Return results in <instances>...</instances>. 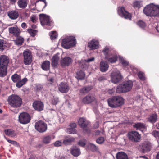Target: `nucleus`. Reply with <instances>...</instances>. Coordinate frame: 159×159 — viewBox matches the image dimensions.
<instances>
[{
    "instance_id": "nucleus-35",
    "label": "nucleus",
    "mask_w": 159,
    "mask_h": 159,
    "mask_svg": "<svg viewBox=\"0 0 159 159\" xmlns=\"http://www.w3.org/2000/svg\"><path fill=\"white\" fill-rule=\"evenodd\" d=\"M75 140V138L72 137H67L63 141V143L66 145L70 144Z\"/></svg>"
},
{
    "instance_id": "nucleus-14",
    "label": "nucleus",
    "mask_w": 159,
    "mask_h": 159,
    "mask_svg": "<svg viewBox=\"0 0 159 159\" xmlns=\"http://www.w3.org/2000/svg\"><path fill=\"white\" fill-rule=\"evenodd\" d=\"M70 87L65 82H61L58 85L59 91L62 93H66L70 90Z\"/></svg>"
},
{
    "instance_id": "nucleus-51",
    "label": "nucleus",
    "mask_w": 159,
    "mask_h": 159,
    "mask_svg": "<svg viewBox=\"0 0 159 159\" xmlns=\"http://www.w3.org/2000/svg\"><path fill=\"white\" fill-rule=\"evenodd\" d=\"M110 50L108 47H106L103 50V52L105 55V57L107 55H110L108 54Z\"/></svg>"
},
{
    "instance_id": "nucleus-26",
    "label": "nucleus",
    "mask_w": 159,
    "mask_h": 159,
    "mask_svg": "<svg viewBox=\"0 0 159 159\" xmlns=\"http://www.w3.org/2000/svg\"><path fill=\"white\" fill-rule=\"evenodd\" d=\"M71 154L75 157H77L80 154V149L76 146H73L71 148Z\"/></svg>"
},
{
    "instance_id": "nucleus-24",
    "label": "nucleus",
    "mask_w": 159,
    "mask_h": 159,
    "mask_svg": "<svg viewBox=\"0 0 159 159\" xmlns=\"http://www.w3.org/2000/svg\"><path fill=\"white\" fill-rule=\"evenodd\" d=\"M106 59L111 63H115L117 60V57L115 55H107L105 57Z\"/></svg>"
},
{
    "instance_id": "nucleus-18",
    "label": "nucleus",
    "mask_w": 159,
    "mask_h": 159,
    "mask_svg": "<svg viewBox=\"0 0 159 159\" xmlns=\"http://www.w3.org/2000/svg\"><path fill=\"white\" fill-rule=\"evenodd\" d=\"M152 148V144L149 142H146L141 145V148L143 152H147L150 150Z\"/></svg>"
},
{
    "instance_id": "nucleus-52",
    "label": "nucleus",
    "mask_w": 159,
    "mask_h": 159,
    "mask_svg": "<svg viewBox=\"0 0 159 159\" xmlns=\"http://www.w3.org/2000/svg\"><path fill=\"white\" fill-rule=\"evenodd\" d=\"M152 134L156 139H158L159 138V132L157 131H154L152 132Z\"/></svg>"
},
{
    "instance_id": "nucleus-41",
    "label": "nucleus",
    "mask_w": 159,
    "mask_h": 159,
    "mask_svg": "<svg viewBox=\"0 0 159 159\" xmlns=\"http://www.w3.org/2000/svg\"><path fill=\"white\" fill-rule=\"evenodd\" d=\"M51 39L52 40L56 39L57 37V34L55 31H52L49 34Z\"/></svg>"
},
{
    "instance_id": "nucleus-3",
    "label": "nucleus",
    "mask_w": 159,
    "mask_h": 159,
    "mask_svg": "<svg viewBox=\"0 0 159 159\" xmlns=\"http://www.w3.org/2000/svg\"><path fill=\"white\" fill-rule=\"evenodd\" d=\"M133 85V82L131 80L125 82L117 87L116 92L118 93L128 92L131 90Z\"/></svg>"
},
{
    "instance_id": "nucleus-19",
    "label": "nucleus",
    "mask_w": 159,
    "mask_h": 159,
    "mask_svg": "<svg viewBox=\"0 0 159 159\" xmlns=\"http://www.w3.org/2000/svg\"><path fill=\"white\" fill-rule=\"evenodd\" d=\"M60 54L57 53L54 55L52 58V65L53 67L56 66L58 64L60 59Z\"/></svg>"
},
{
    "instance_id": "nucleus-47",
    "label": "nucleus",
    "mask_w": 159,
    "mask_h": 159,
    "mask_svg": "<svg viewBox=\"0 0 159 159\" xmlns=\"http://www.w3.org/2000/svg\"><path fill=\"white\" fill-rule=\"evenodd\" d=\"M137 24L138 26L141 28H144L146 26L144 22L142 21H139L138 22Z\"/></svg>"
},
{
    "instance_id": "nucleus-54",
    "label": "nucleus",
    "mask_w": 159,
    "mask_h": 159,
    "mask_svg": "<svg viewBox=\"0 0 159 159\" xmlns=\"http://www.w3.org/2000/svg\"><path fill=\"white\" fill-rule=\"evenodd\" d=\"M5 138L9 143H11V144H13L14 145H17L18 143L16 141H14V140H10V139H8L7 138L5 137Z\"/></svg>"
},
{
    "instance_id": "nucleus-6",
    "label": "nucleus",
    "mask_w": 159,
    "mask_h": 159,
    "mask_svg": "<svg viewBox=\"0 0 159 159\" xmlns=\"http://www.w3.org/2000/svg\"><path fill=\"white\" fill-rule=\"evenodd\" d=\"M18 120L21 124H26L30 122V117L29 115L26 112L21 113L18 116Z\"/></svg>"
},
{
    "instance_id": "nucleus-48",
    "label": "nucleus",
    "mask_w": 159,
    "mask_h": 159,
    "mask_svg": "<svg viewBox=\"0 0 159 159\" xmlns=\"http://www.w3.org/2000/svg\"><path fill=\"white\" fill-rule=\"evenodd\" d=\"M88 146L90 149L92 151H95L97 149L96 146L93 144L90 143Z\"/></svg>"
},
{
    "instance_id": "nucleus-7",
    "label": "nucleus",
    "mask_w": 159,
    "mask_h": 159,
    "mask_svg": "<svg viewBox=\"0 0 159 159\" xmlns=\"http://www.w3.org/2000/svg\"><path fill=\"white\" fill-rule=\"evenodd\" d=\"M39 19L42 25H47L53 26L52 22L50 21V17L44 14H40L39 15Z\"/></svg>"
},
{
    "instance_id": "nucleus-25",
    "label": "nucleus",
    "mask_w": 159,
    "mask_h": 159,
    "mask_svg": "<svg viewBox=\"0 0 159 159\" xmlns=\"http://www.w3.org/2000/svg\"><path fill=\"white\" fill-rule=\"evenodd\" d=\"M9 17L11 19L15 20L19 16V14L17 11L15 10L9 11L8 13Z\"/></svg>"
},
{
    "instance_id": "nucleus-21",
    "label": "nucleus",
    "mask_w": 159,
    "mask_h": 159,
    "mask_svg": "<svg viewBox=\"0 0 159 159\" xmlns=\"http://www.w3.org/2000/svg\"><path fill=\"white\" fill-rule=\"evenodd\" d=\"M95 100V98L93 96L89 95L82 99V102L84 104H88L93 101Z\"/></svg>"
},
{
    "instance_id": "nucleus-32",
    "label": "nucleus",
    "mask_w": 159,
    "mask_h": 159,
    "mask_svg": "<svg viewBox=\"0 0 159 159\" xmlns=\"http://www.w3.org/2000/svg\"><path fill=\"white\" fill-rule=\"evenodd\" d=\"M4 133L7 135L11 137H14L16 135L15 131L10 129H5Z\"/></svg>"
},
{
    "instance_id": "nucleus-28",
    "label": "nucleus",
    "mask_w": 159,
    "mask_h": 159,
    "mask_svg": "<svg viewBox=\"0 0 159 159\" xmlns=\"http://www.w3.org/2000/svg\"><path fill=\"white\" fill-rule=\"evenodd\" d=\"M17 4L20 8L24 9L27 7L28 1L27 0H18Z\"/></svg>"
},
{
    "instance_id": "nucleus-33",
    "label": "nucleus",
    "mask_w": 159,
    "mask_h": 159,
    "mask_svg": "<svg viewBox=\"0 0 159 159\" xmlns=\"http://www.w3.org/2000/svg\"><path fill=\"white\" fill-rule=\"evenodd\" d=\"M50 62L48 61H44L42 65V68L44 70H49Z\"/></svg>"
},
{
    "instance_id": "nucleus-44",
    "label": "nucleus",
    "mask_w": 159,
    "mask_h": 159,
    "mask_svg": "<svg viewBox=\"0 0 159 159\" xmlns=\"http://www.w3.org/2000/svg\"><path fill=\"white\" fill-rule=\"evenodd\" d=\"M120 61L124 66H127L129 64V62L123 57L120 58Z\"/></svg>"
},
{
    "instance_id": "nucleus-17",
    "label": "nucleus",
    "mask_w": 159,
    "mask_h": 159,
    "mask_svg": "<svg viewBox=\"0 0 159 159\" xmlns=\"http://www.w3.org/2000/svg\"><path fill=\"white\" fill-rule=\"evenodd\" d=\"M34 109L39 111L43 110L44 105L42 102L40 101H35L33 104Z\"/></svg>"
},
{
    "instance_id": "nucleus-29",
    "label": "nucleus",
    "mask_w": 159,
    "mask_h": 159,
    "mask_svg": "<svg viewBox=\"0 0 159 159\" xmlns=\"http://www.w3.org/2000/svg\"><path fill=\"white\" fill-rule=\"evenodd\" d=\"M55 137L53 136H47L43 137V143L45 144L50 143L52 139H54Z\"/></svg>"
},
{
    "instance_id": "nucleus-13",
    "label": "nucleus",
    "mask_w": 159,
    "mask_h": 159,
    "mask_svg": "<svg viewBox=\"0 0 159 159\" xmlns=\"http://www.w3.org/2000/svg\"><path fill=\"white\" fill-rule=\"evenodd\" d=\"M121 79V75L119 71H113L111 74V80L112 83H116L120 81Z\"/></svg>"
},
{
    "instance_id": "nucleus-30",
    "label": "nucleus",
    "mask_w": 159,
    "mask_h": 159,
    "mask_svg": "<svg viewBox=\"0 0 159 159\" xmlns=\"http://www.w3.org/2000/svg\"><path fill=\"white\" fill-rule=\"evenodd\" d=\"M7 66L0 65V76L3 77L6 74Z\"/></svg>"
},
{
    "instance_id": "nucleus-49",
    "label": "nucleus",
    "mask_w": 159,
    "mask_h": 159,
    "mask_svg": "<svg viewBox=\"0 0 159 159\" xmlns=\"http://www.w3.org/2000/svg\"><path fill=\"white\" fill-rule=\"evenodd\" d=\"M138 76L139 78L142 80H143L145 79L144 73L142 72H139Z\"/></svg>"
},
{
    "instance_id": "nucleus-46",
    "label": "nucleus",
    "mask_w": 159,
    "mask_h": 159,
    "mask_svg": "<svg viewBox=\"0 0 159 159\" xmlns=\"http://www.w3.org/2000/svg\"><path fill=\"white\" fill-rule=\"evenodd\" d=\"M28 32L30 33L31 36L34 37L36 34L37 31L36 30L32 29H28Z\"/></svg>"
},
{
    "instance_id": "nucleus-8",
    "label": "nucleus",
    "mask_w": 159,
    "mask_h": 159,
    "mask_svg": "<svg viewBox=\"0 0 159 159\" xmlns=\"http://www.w3.org/2000/svg\"><path fill=\"white\" fill-rule=\"evenodd\" d=\"M78 124L83 129L84 133H89L90 132V129L87 127V125L89 123L88 121L84 118L82 117L80 118L78 122Z\"/></svg>"
},
{
    "instance_id": "nucleus-1",
    "label": "nucleus",
    "mask_w": 159,
    "mask_h": 159,
    "mask_svg": "<svg viewBox=\"0 0 159 159\" xmlns=\"http://www.w3.org/2000/svg\"><path fill=\"white\" fill-rule=\"evenodd\" d=\"M143 12L148 16H159V5L153 3L147 5L144 8Z\"/></svg>"
},
{
    "instance_id": "nucleus-2",
    "label": "nucleus",
    "mask_w": 159,
    "mask_h": 159,
    "mask_svg": "<svg viewBox=\"0 0 159 159\" xmlns=\"http://www.w3.org/2000/svg\"><path fill=\"white\" fill-rule=\"evenodd\" d=\"M107 102L110 107L116 108L124 104V99L121 96H115L108 99Z\"/></svg>"
},
{
    "instance_id": "nucleus-4",
    "label": "nucleus",
    "mask_w": 159,
    "mask_h": 159,
    "mask_svg": "<svg viewBox=\"0 0 159 159\" xmlns=\"http://www.w3.org/2000/svg\"><path fill=\"white\" fill-rule=\"evenodd\" d=\"M8 104L13 108H17L20 107L22 103L21 98L18 96L12 95L8 98Z\"/></svg>"
},
{
    "instance_id": "nucleus-37",
    "label": "nucleus",
    "mask_w": 159,
    "mask_h": 159,
    "mask_svg": "<svg viewBox=\"0 0 159 159\" xmlns=\"http://www.w3.org/2000/svg\"><path fill=\"white\" fill-rule=\"evenodd\" d=\"M157 116L156 114H152L148 118V121L152 123H154L157 120Z\"/></svg>"
},
{
    "instance_id": "nucleus-56",
    "label": "nucleus",
    "mask_w": 159,
    "mask_h": 159,
    "mask_svg": "<svg viewBox=\"0 0 159 159\" xmlns=\"http://www.w3.org/2000/svg\"><path fill=\"white\" fill-rule=\"evenodd\" d=\"M58 101V99L57 98H54L52 100V104L54 105L56 104Z\"/></svg>"
},
{
    "instance_id": "nucleus-53",
    "label": "nucleus",
    "mask_w": 159,
    "mask_h": 159,
    "mask_svg": "<svg viewBox=\"0 0 159 159\" xmlns=\"http://www.w3.org/2000/svg\"><path fill=\"white\" fill-rule=\"evenodd\" d=\"M104 139L103 137H100L98 138L96 140V142L98 144H102L104 141Z\"/></svg>"
},
{
    "instance_id": "nucleus-64",
    "label": "nucleus",
    "mask_w": 159,
    "mask_h": 159,
    "mask_svg": "<svg viewBox=\"0 0 159 159\" xmlns=\"http://www.w3.org/2000/svg\"><path fill=\"white\" fill-rule=\"evenodd\" d=\"M85 87L83 88L80 90V92L82 93H86V91L85 90Z\"/></svg>"
},
{
    "instance_id": "nucleus-58",
    "label": "nucleus",
    "mask_w": 159,
    "mask_h": 159,
    "mask_svg": "<svg viewBox=\"0 0 159 159\" xmlns=\"http://www.w3.org/2000/svg\"><path fill=\"white\" fill-rule=\"evenodd\" d=\"M115 88H112L111 89H110L108 91V93L109 94H110L111 95L113 94L114 93H115Z\"/></svg>"
},
{
    "instance_id": "nucleus-5",
    "label": "nucleus",
    "mask_w": 159,
    "mask_h": 159,
    "mask_svg": "<svg viewBox=\"0 0 159 159\" xmlns=\"http://www.w3.org/2000/svg\"><path fill=\"white\" fill-rule=\"evenodd\" d=\"M76 43L75 38L73 36L66 37L63 39L61 43V46L66 49H68L74 46Z\"/></svg>"
},
{
    "instance_id": "nucleus-22",
    "label": "nucleus",
    "mask_w": 159,
    "mask_h": 159,
    "mask_svg": "<svg viewBox=\"0 0 159 159\" xmlns=\"http://www.w3.org/2000/svg\"><path fill=\"white\" fill-rule=\"evenodd\" d=\"M9 62V58L5 55H2L0 56V65L7 66Z\"/></svg>"
},
{
    "instance_id": "nucleus-45",
    "label": "nucleus",
    "mask_w": 159,
    "mask_h": 159,
    "mask_svg": "<svg viewBox=\"0 0 159 159\" xmlns=\"http://www.w3.org/2000/svg\"><path fill=\"white\" fill-rule=\"evenodd\" d=\"M35 89L37 91H41L43 89V86L40 84H35Z\"/></svg>"
},
{
    "instance_id": "nucleus-62",
    "label": "nucleus",
    "mask_w": 159,
    "mask_h": 159,
    "mask_svg": "<svg viewBox=\"0 0 159 159\" xmlns=\"http://www.w3.org/2000/svg\"><path fill=\"white\" fill-rule=\"evenodd\" d=\"M85 90L86 91V93L88 92L89 91H90L92 89L91 87H85Z\"/></svg>"
},
{
    "instance_id": "nucleus-10",
    "label": "nucleus",
    "mask_w": 159,
    "mask_h": 159,
    "mask_svg": "<svg viewBox=\"0 0 159 159\" xmlns=\"http://www.w3.org/2000/svg\"><path fill=\"white\" fill-rule=\"evenodd\" d=\"M35 127L37 131L41 133L45 131L47 129V125L42 121L36 122Z\"/></svg>"
},
{
    "instance_id": "nucleus-57",
    "label": "nucleus",
    "mask_w": 159,
    "mask_h": 159,
    "mask_svg": "<svg viewBox=\"0 0 159 159\" xmlns=\"http://www.w3.org/2000/svg\"><path fill=\"white\" fill-rule=\"evenodd\" d=\"M61 141H57L55 142L54 143V145L55 146L58 147L61 146Z\"/></svg>"
},
{
    "instance_id": "nucleus-60",
    "label": "nucleus",
    "mask_w": 159,
    "mask_h": 159,
    "mask_svg": "<svg viewBox=\"0 0 159 159\" xmlns=\"http://www.w3.org/2000/svg\"><path fill=\"white\" fill-rule=\"evenodd\" d=\"M70 127H71V128H73L74 129L76 127V124L75 123H72L70 124Z\"/></svg>"
},
{
    "instance_id": "nucleus-31",
    "label": "nucleus",
    "mask_w": 159,
    "mask_h": 159,
    "mask_svg": "<svg viewBox=\"0 0 159 159\" xmlns=\"http://www.w3.org/2000/svg\"><path fill=\"white\" fill-rule=\"evenodd\" d=\"M117 159H128L127 155L124 152H119L116 154Z\"/></svg>"
},
{
    "instance_id": "nucleus-39",
    "label": "nucleus",
    "mask_w": 159,
    "mask_h": 159,
    "mask_svg": "<svg viewBox=\"0 0 159 159\" xmlns=\"http://www.w3.org/2000/svg\"><path fill=\"white\" fill-rule=\"evenodd\" d=\"M85 74L81 70L78 71L76 73V77L78 79L81 80L84 78Z\"/></svg>"
},
{
    "instance_id": "nucleus-27",
    "label": "nucleus",
    "mask_w": 159,
    "mask_h": 159,
    "mask_svg": "<svg viewBox=\"0 0 159 159\" xmlns=\"http://www.w3.org/2000/svg\"><path fill=\"white\" fill-rule=\"evenodd\" d=\"M109 67V65L105 61H102L100 63V70L102 72H105L107 71Z\"/></svg>"
},
{
    "instance_id": "nucleus-36",
    "label": "nucleus",
    "mask_w": 159,
    "mask_h": 159,
    "mask_svg": "<svg viewBox=\"0 0 159 159\" xmlns=\"http://www.w3.org/2000/svg\"><path fill=\"white\" fill-rule=\"evenodd\" d=\"M23 38L20 36L17 37L16 39L14 40L15 44L18 45H21L23 43Z\"/></svg>"
},
{
    "instance_id": "nucleus-16",
    "label": "nucleus",
    "mask_w": 159,
    "mask_h": 159,
    "mask_svg": "<svg viewBox=\"0 0 159 159\" xmlns=\"http://www.w3.org/2000/svg\"><path fill=\"white\" fill-rule=\"evenodd\" d=\"M133 126L136 130L141 131L143 133H145L147 130L146 126L143 123H137L135 124Z\"/></svg>"
},
{
    "instance_id": "nucleus-59",
    "label": "nucleus",
    "mask_w": 159,
    "mask_h": 159,
    "mask_svg": "<svg viewBox=\"0 0 159 159\" xmlns=\"http://www.w3.org/2000/svg\"><path fill=\"white\" fill-rule=\"evenodd\" d=\"M94 60V58L93 57H92L91 58H88L87 60H85V62H90L93 61Z\"/></svg>"
},
{
    "instance_id": "nucleus-11",
    "label": "nucleus",
    "mask_w": 159,
    "mask_h": 159,
    "mask_svg": "<svg viewBox=\"0 0 159 159\" xmlns=\"http://www.w3.org/2000/svg\"><path fill=\"white\" fill-rule=\"evenodd\" d=\"M129 139L132 141L138 142L140 139V135L136 131H132L128 134Z\"/></svg>"
},
{
    "instance_id": "nucleus-15",
    "label": "nucleus",
    "mask_w": 159,
    "mask_h": 159,
    "mask_svg": "<svg viewBox=\"0 0 159 159\" xmlns=\"http://www.w3.org/2000/svg\"><path fill=\"white\" fill-rule=\"evenodd\" d=\"M88 46L90 50L97 49L99 47V42L98 40L93 39L89 42Z\"/></svg>"
},
{
    "instance_id": "nucleus-20",
    "label": "nucleus",
    "mask_w": 159,
    "mask_h": 159,
    "mask_svg": "<svg viewBox=\"0 0 159 159\" xmlns=\"http://www.w3.org/2000/svg\"><path fill=\"white\" fill-rule=\"evenodd\" d=\"M72 59L69 57H66L62 59L61 61V64L63 66H68L72 63Z\"/></svg>"
},
{
    "instance_id": "nucleus-50",
    "label": "nucleus",
    "mask_w": 159,
    "mask_h": 159,
    "mask_svg": "<svg viewBox=\"0 0 159 159\" xmlns=\"http://www.w3.org/2000/svg\"><path fill=\"white\" fill-rule=\"evenodd\" d=\"M86 140L85 139L80 140L78 142V144L79 145L83 147L86 144Z\"/></svg>"
},
{
    "instance_id": "nucleus-61",
    "label": "nucleus",
    "mask_w": 159,
    "mask_h": 159,
    "mask_svg": "<svg viewBox=\"0 0 159 159\" xmlns=\"http://www.w3.org/2000/svg\"><path fill=\"white\" fill-rule=\"evenodd\" d=\"M31 21L33 23H35L36 21V18L35 16H33L30 17Z\"/></svg>"
},
{
    "instance_id": "nucleus-23",
    "label": "nucleus",
    "mask_w": 159,
    "mask_h": 159,
    "mask_svg": "<svg viewBox=\"0 0 159 159\" xmlns=\"http://www.w3.org/2000/svg\"><path fill=\"white\" fill-rule=\"evenodd\" d=\"M9 32L16 36H18L20 33V30L16 26L9 28Z\"/></svg>"
},
{
    "instance_id": "nucleus-63",
    "label": "nucleus",
    "mask_w": 159,
    "mask_h": 159,
    "mask_svg": "<svg viewBox=\"0 0 159 159\" xmlns=\"http://www.w3.org/2000/svg\"><path fill=\"white\" fill-rule=\"evenodd\" d=\"M48 83L51 84H52L53 82V79L52 78L48 80Z\"/></svg>"
},
{
    "instance_id": "nucleus-9",
    "label": "nucleus",
    "mask_w": 159,
    "mask_h": 159,
    "mask_svg": "<svg viewBox=\"0 0 159 159\" xmlns=\"http://www.w3.org/2000/svg\"><path fill=\"white\" fill-rule=\"evenodd\" d=\"M24 62L26 65L30 64L32 61V56L31 52L29 50L24 51L23 52Z\"/></svg>"
},
{
    "instance_id": "nucleus-42",
    "label": "nucleus",
    "mask_w": 159,
    "mask_h": 159,
    "mask_svg": "<svg viewBox=\"0 0 159 159\" xmlns=\"http://www.w3.org/2000/svg\"><path fill=\"white\" fill-rule=\"evenodd\" d=\"M142 6V3L141 1H136L134 2L133 7L135 8H139Z\"/></svg>"
},
{
    "instance_id": "nucleus-40",
    "label": "nucleus",
    "mask_w": 159,
    "mask_h": 159,
    "mask_svg": "<svg viewBox=\"0 0 159 159\" xmlns=\"http://www.w3.org/2000/svg\"><path fill=\"white\" fill-rule=\"evenodd\" d=\"M21 76L17 74H15L11 76V79L14 82H17L20 80Z\"/></svg>"
},
{
    "instance_id": "nucleus-34",
    "label": "nucleus",
    "mask_w": 159,
    "mask_h": 159,
    "mask_svg": "<svg viewBox=\"0 0 159 159\" xmlns=\"http://www.w3.org/2000/svg\"><path fill=\"white\" fill-rule=\"evenodd\" d=\"M27 79L25 78L22 80H21V78L20 79V80L18 81L16 84V86L19 88L21 87L23 85L25 84L26 82L27 81Z\"/></svg>"
},
{
    "instance_id": "nucleus-43",
    "label": "nucleus",
    "mask_w": 159,
    "mask_h": 159,
    "mask_svg": "<svg viewBox=\"0 0 159 159\" xmlns=\"http://www.w3.org/2000/svg\"><path fill=\"white\" fill-rule=\"evenodd\" d=\"M66 132L70 134H75L77 133V131L75 129L70 127L69 128H67Z\"/></svg>"
},
{
    "instance_id": "nucleus-38",
    "label": "nucleus",
    "mask_w": 159,
    "mask_h": 159,
    "mask_svg": "<svg viewBox=\"0 0 159 159\" xmlns=\"http://www.w3.org/2000/svg\"><path fill=\"white\" fill-rule=\"evenodd\" d=\"M7 46V43L3 39H0V51H2Z\"/></svg>"
},
{
    "instance_id": "nucleus-12",
    "label": "nucleus",
    "mask_w": 159,
    "mask_h": 159,
    "mask_svg": "<svg viewBox=\"0 0 159 159\" xmlns=\"http://www.w3.org/2000/svg\"><path fill=\"white\" fill-rule=\"evenodd\" d=\"M118 13L119 15L121 17H123L127 19L130 20L131 16L128 12L125 9L124 7H122L119 8L118 10Z\"/></svg>"
},
{
    "instance_id": "nucleus-55",
    "label": "nucleus",
    "mask_w": 159,
    "mask_h": 159,
    "mask_svg": "<svg viewBox=\"0 0 159 159\" xmlns=\"http://www.w3.org/2000/svg\"><path fill=\"white\" fill-rule=\"evenodd\" d=\"M130 69L134 73H136L138 72L137 69L133 66H130Z\"/></svg>"
}]
</instances>
